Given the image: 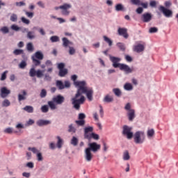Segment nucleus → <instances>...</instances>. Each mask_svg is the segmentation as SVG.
Instances as JSON below:
<instances>
[{
    "instance_id": "obj_1",
    "label": "nucleus",
    "mask_w": 178,
    "mask_h": 178,
    "mask_svg": "<svg viewBox=\"0 0 178 178\" xmlns=\"http://www.w3.org/2000/svg\"><path fill=\"white\" fill-rule=\"evenodd\" d=\"M71 80L74 81V86L77 88L76 93L75 96L71 99V101L73 108L79 111V109H80V105L84 104V101H86V97L83 94H86L88 99L92 101V95H94V90L92 88L87 87V82L86 81H76L77 75L76 74L72 75Z\"/></svg>"
},
{
    "instance_id": "obj_2",
    "label": "nucleus",
    "mask_w": 178,
    "mask_h": 178,
    "mask_svg": "<svg viewBox=\"0 0 178 178\" xmlns=\"http://www.w3.org/2000/svg\"><path fill=\"white\" fill-rule=\"evenodd\" d=\"M109 59L111 62H112V65L115 69H118V67H119L120 70L124 72L125 74H130L134 72V67H130V66L127 64L119 63L122 60V58L109 55Z\"/></svg>"
},
{
    "instance_id": "obj_3",
    "label": "nucleus",
    "mask_w": 178,
    "mask_h": 178,
    "mask_svg": "<svg viewBox=\"0 0 178 178\" xmlns=\"http://www.w3.org/2000/svg\"><path fill=\"white\" fill-rule=\"evenodd\" d=\"M88 147L85 149L84 158L86 162H91L92 161V152H97L101 149V145L97 143L96 142L89 143L88 144Z\"/></svg>"
},
{
    "instance_id": "obj_4",
    "label": "nucleus",
    "mask_w": 178,
    "mask_h": 178,
    "mask_svg": "<svg viewBox=\"0 0 178 178\" xmlns=\"http://www.w3.org/2000/svg\"><path fill=\"white\" fill-rule=\"evenodd\" d=\"M134 140L136 144H143L145 140V134L143 131H138L134 135Z\"/></svg>"
},
{
    "instance_id": "obj_5",
    "label": "nucleus",
    "mask_w": 178,
    "mask_h": 178,
    "mask_svg": "<svg viewBox=\"0 0 178 178\" xmlns=\"http://www.w3.org/2000/svg\"><path fill=\"white\" fill-rule=\"evenodd\" d=\"M56 86L58 90H65V88H70V82L69 81H65L64 83L60 80H57Z\"/></svg>"
},
{
    "instance_id": "obj_6",
    "label": "nucleus",
    "mask_w": 178,
    "mask_h": 178,
    "mask_svg": "<svg viewBox=\"0 0 178 178\" xmlns=\"http://www.w3.org/2000/svg\"><path fill=\"white\" fill-rule=\"evenodd\" d=\"M131 129L132 128L127 125L123 126L122 134L127 136L128 140H131V138H133V132H131Z\"/></svg>"
},
{
    "instance_id": "obj_7",
    "label": "nucleus",
    "mask_w": 178,
    "mask_h": 178,
    "mask_svg": "<svg viewBox=\"0 0 178 178\" xmlns=\"http://www.w3.org/2000/svg\"><path fill=\"white\" fill-rule=\"evenodd\" d=\"M159 9L165 17H172L173 16V12L165 8L163 6H160Z\"/></svg>"
},
{
    "instance_id": "obj_8",
    "label": "nucleus",
    "mask_w": 178,
    "mask_h": 178,
    "mask_svg": "<svg viewBox=\"0 0 178 178\" xmlns=\"http://www.w3.org/2000/svg\"><path fill=\"white\" fill-rule=\"evenodd\" d=\"M140 20H142L143 23H149V22L152 20V14H151L150 13H145L142 14L140 17Z\"/></svg>"
},
{
    "instance_id": "obj_9",
    "label": "nucleus",
    "mask_w": 178,
    "mask_h": 178,
    "mask_svg": "<svg viewBox=\"0 0 178 178\" xmlns=\"http://www.w3.org/2000/svg\"><path fill=\"white\" fill-rule=\"evenodd\" d=\"M132 5H136V6H142L143 9L148 8V3H143L140 0H131Z\"/></svg>"
},
{
    "instance_id": "obj_10",
    "label": "nucleus",
    "mask_w": 178,
    "mask_h": 178,
    "mask_svg": "<svg viewBox=\"0 0 178 178\" xmlns=\"http://www.w3.org/2000/svg\"><path fill=\"white\" fill-rule=\"evenodd\" d=\"M10 94V90H8L6 87H2L0 89L1 98H6Z\"/></svg>"
},
{
    "instance_id": "obj_11",
    "label": "nucleus",
    "mask_w": 178,
    "mask_h": 178,
    "mask_svg": "<svg viewBox=\"0 0 178 178\" xmlns=\"http://www.w3.org/2000/svg\"><path fill=\"white\" fill-rule=\"evenodd\" d=\"M53 102L57 104V105H62L63 102H65V97L61 95H58L52 99Z\"/></svg>"
},
{
    "instance_id": "obj_12",
    "label": "nucleus",
    "mask_w": 178,
    "mask_h": 178,
    "mask_svg": "<svg viewBox=\"0 0 178 178\" xmlns=\"http://www.w3.org/2000/svg\"><path fill=\"white\" fill-rule=\"evenodd\" d=\"M119 35L124 37V38H129V33H127V29L126 28H119L118 30Z\"/></svg>"
},
{
    "instance_id": "obj_13",
    "label": "nucleus",
    "mask_w": 178,
    "mask_h": 178,
    "mask_svg": "<svg viewBox=\"0 0 178 178\" xmlns=\"http://www.w3.org/2000/svg\"><path fill=\"white\" fill-rule=\"evenodd\" d=\"M94 130V128L92 127H85L84 128V138H86V140L88 138H90V136L91 135V134H88V133H91Z\"/></svg>"
},
{
    "instance_id": "obj_14",
    "label": "nucleus",
    "mask_w": 178,
    "mask_h": 178,
    "mask_svg": "<svg viewBox=\"0 0 178 178\" xmlns=\"http://www.w3.org/2000/svg\"><path fill=\"white\" fill-rule=\"evenodd\" d=\"M37 126L39 127H42V126H48V124H51V121L48 120H38L36 122Z\"/></svg>"
},
{
    "instance_id": "obj_15",
    "label": "nucleus",
    "mask_w": 178,
    "mask_h": 178,
    "mask_svg": "<svg viewBox=\"0 0 178 178\" xmlns=\"http://www.w3.org/2000/svg\"><path fill=\"white\" fill-rule=\"evenodd\" d=\"M127 116L128 117L129 122H133V120H134L136 118V111L129 110V111L127 113Z\"/></svg>"
},
{
    "instance_id": "obj_16",
    "label": "nucleus",
    "mask_w": 178,
    "mask_h": 178,
    "mask_svg": "<svg viewBox=\"0 0 178 178\" xmlns=\"http://www.w3.org/2000/svg\"><path fill=\"white\" fill-rule=\"evenodd\" d=\"M27 96V92L25 90L21 91V93L18 95V101L19 102L22 101H26Z\"/></svg>"
},
{
    "instance_id": "obj_17",
    "label": "nucleus",
    "mask_w": 178,
    "mask_h": 178,
    "mask_svg": "<svg viewBox=\"0 0 178 178\" xmlns=\"http://www.w3.org/2000/svg\"><path fill=\"white\" fill-rule=\"evenodd\" d=\"M145 49V47L142 44H138V45H136L134 48V51L135 52H137L138 54H140V52H143Z\"/></svg>"
},
{
    "instance_id": "obj_18",
    "label": "nucleus",
    "mask_w": 178,
    "mask_h": 178,
    "mask_svg": "<svg viewBox=\"0 0 178 178\" xmlns=\"http://www.w3.org/2000/svg\"><path fill=\"white\" fill-rule=\"evenodd\" d=\"M5 134H17V131L15 130L13 127H8L3 130Z\"/></svg>"
},
{
    "instance_id": "obj_19",
    "label": "nucleus",
    "mask_w": 178,
    "mask_h": 178,
    "mask_svg": "<svg viewBox=\"0 0 178 178\" xmlns=\"http://www.w3.org/2000/svg\"><path fill=\"white\" fill-rule=\"evenodd\" d=\"M62 41H63V47H64V48H67L69 45H73V42L67 40V38H63Z\"/></svg>"
},
{
    "instance_id": "obj_20",
    "label": "nucleus",
    "mask_w": 178,
    "mask_h": 178,
    "mask_svg": "<svg viewBox=\"0 0 178 178\" xmlns=\"http://www.w3.org/2000/svg\"><path fill=\"white\" fill-rule=\"evenodd\" d=\"M103 102L111 104V102H113V97L109 95H106L103 99Z\"/></svg>"
},
{
    "instance_id": "obj_21",
    "label": "nucleus",
    "mask_w": 178,
    "mask_h": 178,
    "mask_svg": "<svg viewBox=\"0 0 178 178\" xmlns=\"http://www.w3.org/2000/svg\"><path fill=\"white\" fill-rule=\"evenodd\" d=\"M32 56H34L35 59H38L39 60H42V59H44V54H42V52L41 51H36Z\"/></svg>"
},
{
    "instance_id": "obj_22",
    "label": "nucleus",
    "mask_w": 178,
    "mask_h": 178,
    "mask_svg": "<svg viewBox=\"0 0 178 178\" xmlns=\"http://www.w3.org/2000/svg\"><path fill=\"white\" fill-rule=\"evenodd\" d=\"M67 73H69V70L67 68L59 70L58 76L59 77H65Z\"/></svg>"
},
{
    "instance_id": "obj_23",
    "label": "nucleus",
    "mask_w": 178,
    "mask_h": 178,
    "mask_svg": "<svg viewBox=\"0 0 178 178\" xmlns=\"http://www.w3.org/2000/svg\"><path fill=\"white\" fill-rule=\"evenodd\" d=\"M71 145H73V147H77L79 145V138L76 136H72L71 140H70Z\"/></svg>"
},
{
    "instance_id": "obj_24",
    "label": "nucleus",
    "mask_w": 178,
    "mask_h": 178,
    "mask_svg": "<svg viewBox=\"0 0 178 178\" xmlns=\"http://www.w3.org/2000/svg\"><path fill=\"white\" fill-rule=\"evenodd\" d=\"M91 138H93V140H99V135L95 134V133H92L90 134V136L89 138H88L86 140H88V141L91 140Z\"/></svg>"
},
{
    "instance_id": "obj_25",
    "label": "nucleus",
    "mask_w": 178,
    "mask_h": 178,
    "mask_svg": "<svg viewBox=\"0 0 178 178\" xmlns=\"http://www.w3.org/2000/svg\"><path fill=\"white\" fill-rule=\"evenodd\" d=\"M67 131H68V133L74 134V133H76V131H77V129H76V127H74V125L73 124H70L68 126Z\"/></svg>"
},
{
    "instance_id": "obj_26",
    "label": "nucleus",
    "mask_w": 178,
    "mask_h": 178,
    "mask_svg": "<svg viewBox=\"0 0 178 178\" xmlns=\"http://www.w3.org/2000/svg\"><path fill=\"white\" fill-rule=\"evenodd\" d=\"M23 110L28 113H33L34 112V108L32 106H26L23 108Z\"/></svg>"
},
{
    "instance_id": "obj_27",
    "label": "nucleus",
    "mask_w": 178,
    "mask_h": 178,
    "mask_svg": "<svg viewBox=\"0 0 178 178\" xmlns=\"http://www.w3.org/2000/svg\"><path fill=\"white\" fill-rule=\"evenodd\" d=\"M72 8V4L70 3H64L62 6H60V9L62 10H67V9Z\"/></svg>"
},
{
    "instance_id": "obj_28",
    "label": "nucleus",
    "mask_w": 178,
    "mask_h": 178,
    "mask_svg": "<svg viewBox=\"0 0 178 178\" xmlns=\"http://www.w3.org/2000/svg\"><path fill=\"white\" fill-rule=\"evenodd\" d=\"M122 159L123 161H129L130 159V154H129V151L126 150L123 152Z\"/></svg>"
},
{
    "instance_id": "obj_29",
    "label": "nucleus",
    "mask_w": 178,
    "mask_h": 178,
    "mask_svg": "<svg viewBox=\"0 0 178 178\" xmlns=\"http://www.w3.org/2000/svg\"><path fill=\"white\" fill-rule=\"evenodd\" d=\"M147 135L148 138H152L155 136V130L154 129L147 130Z\"/></svg>"
},
{
    "instance_id": "obj_30",
    "label": "nucleus",
    "mask_w": 178,
    "mask_h": 178,
    "mask_svg": "<svg viewBox=\"0 0 178 178\" xmlns=\"http://www.w3.org/2000/svg\"><path fill=\"white\" fill-rule=\"evenodd\" d=\"M26 50L28 51V52H34V46L33 45V43L29 42L26 44Z\"/></svg>"
},
{
    "instance_id": "obj_31",
    "label": "nucleus",
    "mask_w": 178,
    "mask_h": 178,
    "mask_svg": "<svg viewBox=\"0 0 178 178\" xmlns=\"http://www.w3.org/2000/svg\"><path fill=\"white\" fill-rule=\"evenodd\" d=\"M116 45L118 47H119L120 51H122V52H124V51H126V44H124V43L118 42Z\"/></svg>"
},
{
    "instance_id": "obj_32",
    "label": "nucleus",
    "mask_w": 178,
    "mask_h": 178,
    "mask_svg": "<svg viewBox=\"0 0 178 178\" xmlns=\"http://www.w3.org/2000/svg\"><path fill=\"white\" fill-rule=\"evenodd\" d=\"M58 141H57V147L60 149L62 148V145H63V140L60 138V136H57L56 137Z\"/></svg>"
},
{
    "instance_id": "obj_33",
    "label": "nucleus",
    "mask_w": 178,
    "mask_h": 178,
    "mask_svg": "<svg viewBox=\"0 0 178 178\" xmlns=\"http://www.w3.org/2000/svg\"><path fill=\"white\" fill-rule=\"evenodd\" d=\"M31 59H32V62H33V65H35V66H40V65H41V61L40 60H38V58H35V56H32Z\"/></svg>"
},
{
    "instance_id": "obj_34",
    "label": "nucleus",
    "mask_w": 178,
    "mask_h": 178,
    "mask_svg": "<svg viewBox=\"0 0 178 178\" xmlns=\"http://www.w3.org/2000/svg\"><path fill=\"white\" fill-rule=\"evenodd\" d=\"M113 92L115 94V97H122V91L119 88H113Z\"/></svg>"
},
{
    "instance_id": "obj_35",
    "label": "nucleus",
    "mask_w": 178,
    "mask_h": 178,
    "mask_svg": "<svg viewBox=\"0 0 178 178\" xmlns=\"http://www.w3.org/2000/svg\"><path fill=\"white\" fill-rule=\"evenodd\" d=\"M26 37L29 40H34L35 38V34L34 31H28Z\"/></svg>"
},
{
    "instance_id": "obj_36",
    "label": "nucleus",
    "mask_w": 178,
    "mask_h": 178,
    "mask_svg": "<svg viewBox=\"0 0 178 178\" xmlns=\"http://www.w3.org/2000/svg\"><path fill=\"white\" fill-rule=\"evenodd\" d=\"M1 106L3 108H8V106H10V102L9 99H6L2 102Z\"/></svg>"
},
{
    "instance_id": "obj_37",
    "label": "nucleus",
    "mask_w": 178,
    "mask_h": 178,
    "mask_svg": "<svg viewBox=\"0 0 178 178\" xmlns=\"http://www.w3.org/2000/svg\"><path fill=\"white\" fill-rule=\"evenodd\" d=\"M124 88L126 91H131V90H133V85L130 83H127L124 84Z\"/></svg>"
},
{
    "instance_id": "obj_38",
    "label": "nucleus",
    "mask_w": 178,
    "mask_h": 178,
    "mask_svg": "<svg viewBox=\"0 0 178 178\" xmlns=\"http://www.w3.org/2000/svg\"><path fill=\"white\" fill-rule=\"evenodd\" d=\"M55 102H52V101H49L48 102V105L50 108V109H51V111H55V109H56V105H55V103H54Z\"/></svg>"
},
{
    "instance_id": "obj_39",
    "label": "nucleus",
    "mask_w": 178,
    "mask_h": 178,
    "mask_svg": "<svg viewBox=\"0 0 178 178\" xmlns=\"http://www.w3.org/2000/svg\"><path fill=\"white\" fill-rule=\"evenodd\" d=\"M24 51V49H16L13 51V54L17 56L19 55H22V54H23Z\"/></svg>"
},
{
    "instance_id": "obj_40",
    "label": "nucleus",
    "mask_w": 178,
    "mask_h": 178,
    "mask_svg": "<svg viewBox=\"0 0 178 178\" xmlns=\"http://www.w3.org/2000/svg\"><path fill=\"white\" fill-rule=\"evenodd\" d=\"M18 66L19 69H26V67L27 66V62L24 60H22Z\"/></svg>"
},
{
    "instance_id": "obj_41",
    "label": "nucleus",
    "mask_w": 178,
    "mask_h": 178,
    "mask_svg": "<svg viewBox=\"0 0 178 178\" xmlns=\"http://www.w3.org/2000/svg\"><path fill=\"white\" fill-rule=\"evenodd\" d=\"M103 38L107 44H108L109 47H112V44H113V42H112V40H111L108 36H103Z\"/></svg>"
},
{
    "instance_id": "obj_42",
    "label": "nucleus",
    "mask_w": 178,
    "mask_h": 178,
    "mask_svg": "<svg viewBox=\"0 0 178 178\" xmlns=\"http://www.w3.org/2000/svg\"><path fill=\"white\" fill-rule=\"evenodd\" d=\"M29 76L31 77H35V76H37V71H35V68H31L30 69Z\"/></svg>"
},
{
    "instance_id": "obj_43",
    "label": "nucleus",
    "mask_w": 178,
    "mask_h": 178,
    "mask_svg": "<svg viewBox=\"0 0 178 178\" xmlns=\"http://www.w3.org/2000/svg\"><path fill=\"white\" fill-rule=\"evenodd\" d=\"M124 9V7L123 6V4L118 3L115 6V10L116 12H120Z\"/></svg>"
},
{
    "instance_id": "obj_44",
    "label": "nucleus",
    "mask_w": 178,
    "mask_h": 178,
    "mask_svg": "<svg viewBox=\"0 0 178 178\" xmlns=\"http://www.w3.org/2000/svg\"><path fill=\"white\" fill-rule=\"evenodd\" d=\"M44 70H38L36 71V76L38 77V79H41V77H42V76H44Z\"/></svg>"
},
{
    "instance_id": "obj_45",
    "label": "nucleus",
    "mask_w": 178,
    "mask_h": 178,
    "mask_svg": "<svg viewBox=\"0 0 178 178\" xmlns=\"http://www.w3.org/2000/svg\"><path fill=\"white\" fill-rule=\"evenodd\" d=\"M40 109L42 113H47L49 111V107L48 106V105H44L42 106Z\"/></svg>"
},
{
    "instance_id": "obj_46",
    "label": "nucleus",
    "mask_w": 178,
    "mask_h": 178,
    "mask_svg": "<svg viewBox=\"0 0 178 178\" xmlns=\"http://www.w3.org/2000/svg\"><path fill=\"white\" fill-rule=\"evenodd\" d=\"M36 157H37V161L38 162H42V161H44V157H42V153H41L40 152H39L36 154Z\"/></svg>"
},
{
    "instance_id": "obj_47",
    "label": "nucleus",
    "mask_w": 178,
    "mask_h": 178,
    "mask_svg": "<svg viewBox=\"0 0 178 178\" xmlns=\"http://www.w3.org/2000/svg\"><path fill=\"white\" fill-rule=\"evenodd\" d=\"M0 31L3 34H8V33H9V28H8V26H3L0 29Z\"/></svg>"
},
{
    "instance_id": "obj_48",
    "label": "nucleus",
    "mask_w": 178,
    "mask_h": 178,
    "mask_svg": "<svg viewBox=\"0 0 178 178\" xmlns=\"http://www.w3.org/2000/svg\"><path fill=\"white\" fill-rule=\"evenodd\" d=\"M75 123L76 124H77V126L83 127L84 126V124H86V120H76Z\"/></svg>"
},
{
    "instance_id": "obj_49",
    "label": "nucleus",
    "mask_w": 178,
    "mask_h": 178,
    "mask_svg": "<svg viewBox=\"0 0 178 178\" xmlns=\"http://www.w3.org/2000/svg\"><path fill=\"white\" fill-rule=\"evenodd\" d=\"M50 41L51 42H59V37L57 35H53L50 38Z\"/></svg>"
},
{
    "instance_id": "obj_50",
    "label": "nucleus",
    "mask_w": 178,
    "mask_h": 178,
    "mask_svg": "<svg viewBox=\"0 0 178 178\" xmlns=\"http://www.w3.org/2000/svg\"><path fill=\"white\" fill-rule=\"evenodd\" d=\"M28 151H31V152H33V154H38L40 152V150H38L37 149V147H28Z\"/></svg>"
},
{
    "instance_id": "obj_51",
    "label": "nucleus",
    "mask_w": 178,
    "mask_h": 178,
    "mask_svg": "<svg viewBox=\"0 0 178 178\" xmlns=\"http://www.w3.org/2000/svg\"><path fill=\"white\" fill-rule=\"evenodd\" d=\"M11 30H13L14 31H20L21 27H19V26H17L16 24H13L11 26Z\"/></svg>"
},
{
    "instance_id": "obj_52",
    "label": "nucleus",
    "mask_w": 178,
    "mask_h": 178,
    "mask_svg": "<svg viewBox=\"0 0 178 178\" xmlns=\"http://www.w3.org/2000/svg\"><path fill=\"white\" fill-rule=\"evenodd\" d=\"M10 20L13 22H17V15L12 14V15L10 17Z\"/></svg>"
},
{
    "instance_id": "obj_53",
    "label": "nucleus",
    "mask_w": 178,
    "mask_h": 178,
    "mask_svg": "<svg viewBox=\"0 0 178 178\" xmlns=\"http://www.w3.org/2000/svg\"><path fill=\"white\" fill-rule=\"evenodd\" d=\"M40 98H45L47 97V90L42 89L40 94Z\"/></svg>"
},
{
    "instance_id": "obj_54",
    "label": "nucleus",
    "mask_w": 178,
    "mask_h": 178,
    "mask_svg": "<svg viewBox=\"0 0 178 178\" xmlns=\"http://www.w3.org/2000/svg\"><path fill=\"white\" fill-rule=\"evenodd\" d=\"M15 6L17 8H22V6H26V2L24 1H19L15 3Z\"/></svg>"
},
{
    "instance_id": "obj_55",
    "label": "nucleus",
    "mask_w": 178,
    "mask_h": 178,
    "mask_svg": "<svg viewBox=\"0 0 178 178\" xmlns=\"http://www.w3.org/2000/svg\"><path fill=\"white\" fill-rule=\"evenodd\" d=\"M149 33L150 34H154V33H158V28H156V27H151L149 29Z\"/></svg>"
},
{
    "instance_id": "obj_56",
    "label": "nucleus",
    "mask_w": 178,
    "mask_h": 178,
    "mask_svg": "<svg viewBox=\"0 0 178 178\" xmlns=\"http://www.w3.org/2000/svg\"><path fill=\"white\" fill-rule=\"evenodd\" d=\"M25 15L29 17V19H33L34 17V13L25 11Z\"/></svg>"
},
{
    "instance_id": "obj_57",
    "label": "nucleus",
    "mask_w": 178,
    "mask_h": 178,
    "mask_svg": "<svg viewBox=\"0 0 178 178\" xmlns=\"http://www.w3.org/2000/svg\"><path fill=\"white\" fill-rule=\"evenodd\" d=\"M21 21L24 23V24H30V20L24 17H21Z\"/></svg>"
},
{
    "instance_id": "obj_58",
    "label": "nucleus",
    "mask_w": 178,
    "mask_h": 178,
    "mask_svg": "<svg viewBox=\"0 0 178 178\" xmlns=\"http://www.w3.org/2000/svg\"><path fill=\"white\" fill-rule=\"evenodd\" d=\"M6 74H8V71H5L1 74V76L0 78V80L1 81H3V80H6Z\"/></svg>"
},
{
    "instance_id": "obj_59",
    "label": "nucleus",
    "mask_w": 178,
    "mask_h": 178,
    "mask_svg": "<svg viewBox=\"0 0 178 178\" xmlns=\"http://www.w3.org/2000/svg\"><path fill=\"white\" fill-rule=\"evenodd\" d=\"M69 54L70 55H74L76 54V49L73 47H69Z\"/></svg>"
},
{
    "instance_id": "obj_60",
    "label": "nucleus",
    "mask_w": 178,
    "mask_h": 178,
    "mask_svg": "<svg viewBox=\"0 0 178 178\" xmlns=\"http://www.w3.org/2000/svg\"><path fill=\"white\" fill-rule=\"evenodd\" d=\"M15 127L17 130H22V129H24V124L22 123H17Z\"/></svg>"
},
{
    "instance_id": "obj_61",
    "label": "nucleus",
    "mask_w": 178,
    "mask_h": 178,
    "mask_svg": "<svg viewBox=\"0 0 178 178\" xmlns=\"http://www.w3.org/2000/svg\"><path fill=\"white\" fill-rule=\"evenodd\" d=\"M57 67L58 70H62L65 69V63H60L58 64Z\"/></svg>"
},
{
    "instance_id": "obj_62",
    "label": "nucleus",
    "mask_w": 178,
    "mask_h": 178,
    "mask_svg": "<svg viewBox=\"0 0 178 178\" xmlns=\"http://www.w3.org/2000/svg\"><path fill=\"white\" fill-rule=\"evenodd\" d=\"M34 122H34V120L29 119V120L26 122L25 126H26V127H28V126H33V124Z\"/></svg>"
},
{
    "instance_id": "obj_63",
    "label": "nucleus",
    "mask_w": 178,
    "mask_h": 178,
    "mask_svg": "<svg viewBox=\"0 0 178 178\" xmlns=\"http://www.w3.org/2000/svg\"><path fill=\"white\" fill-rule=\"evenodd\" d=\"M78 118L79 120H84L86 119V114L83 113H79Z\"/></svg>"
},
{
    "instance_id": "obj_64",
    "label": "nucleus",
    "mask_w": 178,
    "mask_h": 178,
    "mask_svg": "<svg viewBox=\"0 0 178 178\" xmlns=\"http://www.w3.org/2000/svg\"><path fill=\"white\" fill-rule=\"evenodd\" d=\"M136 13H138V15H141V13H143V12H144V8H143V7H138L136 10Z\"/></svg>"
}]
</instances>
